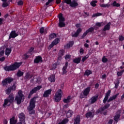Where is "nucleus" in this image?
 <instances>
[{
	"label": "nucleus",
	"mask_w": 124,
	"mask_h": 124,
	"mask_svg": "<svg viewBox=\"0 0 124 124\" xmlns=\"http://www.w3.org/2000/svg\"><path fill=\"white\" fill-rule=\"evenodd\" d=\"M13 101H14V95H13V94H11L7 98L4 100L3 107H4V108H6L7 106H10V104H11Z\"/></svg>",
	"instance_id": "nucleus-1"
},
{
	"label": "nucleus",
	"mask_w": 124,
	"mask_h": 124,
	"mask_svg": "<svg viewBox=\"0 0 124 124\" xmlns=\"http://www.w3.org/2000/svg\"><path fill=\"white\" fill-rule=\"evenodd\" d=\"M36 97H34L33 99H31L30 101V106L28 107V109L29 111V113L31 115L34 114L35 112L33 110V108L35 107V99Z\"/></svg>",
	"instance_id": "nucleus-2"
},
{
	"label": "nucleus",
	"mask_w": 124,
	"mask_h": 124,
	"mask_svg": "<svg viewBox=\"0 0 124 124\" xmlns=\"http://www.w3.org/2000/svg\"><path fill=\"white\" fill-rule=\"evenodd\" d=\"M22 62H16L13 65H12L9 66H6L4 67L5 70L6 71H11L12 70H15L17 68H19L20 66L22 65Z\"/></svg>",
	"instance_id": "nucleus-3"
},
{
	"label": "nucleus",
	"mask_w": 124,
	"mask_h": 124,
	"mask_svg": "<svg viewBox=\"0 0 124 124\" xmlns=\"http://www.w3.org/2000/svg\"><path fill=\"white\" fill-rule=\"evenodd\" d=\"M25 97L23 95V92L21 91H18V95L16 96L15 100L16 101L17 104H21L22 100H24Z\"/></svg>",
	"instance_id": "nucleus-4"
},
{
	"label": "nucleus",
	"mask_w": 124,
	"mask_h": 124,
	"mask_svg": "<svg viewBox=\"0 0 124 124\" xmlns=\"http://www.w3.org/2000/svg\"><path fill=\"white\" fill-rule=\"evenodd\" d=\"M58 17L59 19V27H60V28H63V27H65V23H64L65 19L62 16V14H59Z\"/></svg>",
	"instance_id": "nucleus-5"
},
{
	"label": "nucleus",
	"mask_w": 124,
	"mask_h": 124,
	"mask_svg": "<svg viewBox=\"0 0 124 124\" xmlns=\"http://www.w3.org/2000/svg\"><path fill=\"white\" fill-rule=\"evenodd\" d=\"M62 96V91L61 89L58 90L55 95L54 99L56 102H59L61 99Z\"/></svg>",
	"instance_id": "nucleus-6"
},
{
	"label": "nucleus",
	"mask_w": 124,
	"mask_h": 124,
	"mask_svg": "<svg viewBox=\"0 0 124 124\" xmlns=\"http://www.w3.org/2000/svg\"><path fill=\"white\" fill-rule=\"evenodd\" d=\"M64 2L67 4H69L71 7L78 6V3L75 0H73L72 1H71V0H65Z\"/></svg>",
	"instance_id": "nucleus-7"
},
{
	"label": "nucleus",
	"mask_w": 124,
	"mask_h": 124,
	"mask_svg": "<svg viewBox=\"0 0 124 124\" xmlns=\"http://www.w3.org/2000/svg\"><path fill=\"white\" fill-rule=\"evenodd\" d=\"M18 118H19L20 122L17 123L16 124H26L25 122L26 119V116L23 113H21L18 115Z\"/></svg>",
	"instance_id": "nucleus-8"
},
{
	"label": "nucleus",
	"mask_w": 124,
	"mask_h": 124,
	"mask_svg": "<svg viewBox=\"0 0 124 124\" xmlns=\"http://www.w3.org/2000/svg\"><path fill=\"white\" fill-rule=\"evenodd\" d=\"M42 87H41V86H38L36 87H35L34 89H32L29 94L28 98H31V96L32 95V94H33V93L37 92V91H39V90L42 89Z\"/></svg>",
	"instance_id": "nucleus-9"
},
{
	"label": "nucleus",
	"mask_w": 124,
	"mask_h": 124,
	"mask_svg": "<svg viewBox=\"0 0 124 124\" xmlns=\"http://www.w3.org/2000/svg\"><path fill=\"white\" fill-rule=\"evenodd\" d=\"M110 107L109 104H107L106 106H104L103 108H100L99 109H98L97 111V113H100V114H103L104 115L106 114V112H104L105 109H107V108H109Z\"/></svg>",
	"instance_id": "nucleus-10"
},
{
	"label": "nucleus",
	"mask_w": 124,
	"mask_h": 124,
	"mask_svg": "<svg viewBox=\"0 0 124 124\" xmlns=\"http://www.w3.org/2000/svg\"><path fill=\"white\" fill-rule=\"evenodd\" d=\"M13 81V78H7L2 81L3 86H6L7 84H10Z\"/></svg>",
	"instance_id": "nucleus-11"
},
{
	"label": "nucleus",
	"mask_w": 124,
	"mask_h": 124,
	"mask_svg": "<svg viewBox=\"0 0 124 124\" xmlns=\"http://www.w3.org/2000/svg\"><path fill=\"white\" fill-rule=\"evenodd\" d=\"M122 112L121 110H118L116 113L114 117V120L115 122H116V123H118V121L120 120V117H121V114Z\"/></svg>",
	"instance_id": "nucleus-12"
},
{
	"label": "nucleus",
	"mask_w": 124,
	"mask_h": 124,
	"mask_svg": "<svg viewBox=\"0 0 124 124\" xmlns=\"http://www.w3.org/2000/svg\"><path fill=\"white\" fill-rule=\"evenodd\" d=\"M60 42V39L57 38L55 40H54L51 45H50L49 48H53L55 45H57Z\"/></svg>",
	"instance_id": "nucleus-13"
},
{
	"label": "nucleus",
	"mask_w": 124,
	"mask_h": 124,
	"mask_svg": "<svg viewBox=\"0 0 124 124\" xmlns=\"http://www.w3.org/2000/svg\"><path fill=\"white\" fill-rule=\"evenodd\" d=\"M16 36H18V34L16 33V31H12L10 34L9 39H11V38H15V37H16Z\"/></svg>",
	"instance_id": "nucleus-14"
},
{
	"label": "nucleus",
	"mask_w": 124,
	"mask_h": 124,
	"mask_svg": "<svg viewBox=\"0 0 124 124\" xmlns=\"http://www.w3.org/2000/svg\"><path fill=\"white\" fill-rule=\"evenodd\" d=\"M110 93H111V91L108 90L107 92V93H106V96L103 100L104 103H106V101H107V100H108V98H109Z\"/></svg>",
	"instance_id": "nucleus-15"
},
{
	"label": "nucleus",
	"mask_w": 124,
	"mask_h": 124,
	"mask_svg": "<svg viewBox=\"0 0 124 124\" xmlns=\"http://www.w3.org/2000/svg\"><path fill=\"white\" fill-rule=\"evenodd\" d=\"M82 31V29L81 28H79L77 30V31L75 33H72V37H77L78 35H79V34L80 32Z\"/></svg>",
	"instance_id": "nucleus-16"
},
{
	"label": "nucleus",
	"mask_w": 124,
	"mask_h": 124,
	"mask_svg": "<svg viewBox=\"0 0 124 124\" xmlns=\"http://www.w3.org/2000/svg\"><path fill=\"white\" fill-rule=\"evenodd\" d=\"M91 91V87H87L84 91H83V95L85 96H87L89 93H90V92Z\"/></svg>",
	"instance_id": "nucleus-17"
},
{
	"label": "nucleus",
	"mask_w": 124,
	"mask_h": 124,
	"mask_svg": "<svg viewBox=\"0 0 124 124\" xmlns=\"http://www.w3.org/2000/svg\"><path fill=\"white\" fill-rule=\"evenodd\" d=\"M52 92V90L49 89L46 91L44 94H43V97H48L50 94H51V92Z\"/></svg>",
	"instance_id": "nucleus-18"
},
{
	"label": "nucleus",
	"mask_w": 124,
	"mask_h": 124,
	"mask_svg": "<svg viewBox=\"0 0 124 124\" xmlns=\"http://www.w3.org/2000/svg\"><path fill=\"white\" fill-rule=\"evenodd\" d=\"M97 98H98V96H93L89 100L91 104H93L96 100H97Z\"/></svg>",
	"instance_id": "nucleus-19"
},
{
	"label": "nucleus",
	"mask_w": 124,
	"mask_h": 124,
	"mask_svg": "<svg viewBox=\"0 0 124 124\" xmlns=\"http://www.w3.org/2000/svg\"><path fill=\"white\" fill-rule=\"evenodd\" d=\"M2 1H3V4L2 5V7H6L7 6H8L10 4V1L8 0H1Z\"/></svg>",
	"instance_id": "nucleus-20"
},
{
	"label": "nucleus",
	"mask_w": 124,
	"mask_h": 124,
	"mask_svg": "<svg viewBox=\"0 0 124 124\" xmlns=\"http://www.w3.org/2000/svg\"><path fill=\"white\" fill-rule=\"evenodd\" d=\"M41 62H42V58L40 56L36 57L34 60V62H35V63H38Z\"/></svg>",
	"instance_id": "nucleus-21"
},
{
	"label": "nucleus",
	"mask_w": 124,
	"mask_h": 124,
	"mask_svg": "<svg viewBox=\"0 0 124 124\" xmlns=\"http://www.w3.org/2000/svg\"><path fill=\"white\" fill-rule=\"evenodd\" d=\"M68 65V63L67 62H66L65 64V66H64L62 68V74H66V73L67 72L66 71V69H67Z\"/></svg>",
	"instance_id": "nucleus-22"
},
{
	"label": "nucleus",
	"mask_w": 124,
	"mask_h": 124,
	"mask_svg": "<svg viewBox=\"0 0 124 124\" xmlns=\"http://www.w3.org/2000/svg\"><path fill=\"white\" fill-rule=\"evenodd\" d=\"M111 26V23L109 22L104 26L103 31H109L110 30V26Z\"/></svg>",
	"instance_id": "nucleus-23"
},
{
	"label": "nucleus",
	"mask_w": 124,
	"mask_h": 124,
	"mask_svg": "<svg viewBox=\"0 0 124 124\" xmlns=\"http://www.w3.org/2000/svg\"><path fill=\"white\" fill-rule=\"evenodd\" d=\"M118 95H119V93H117L112 97H110L109 99L108 100V102H110L112 101V100H115L117 97H118Z\"/></svg>",
	"instance_id": "nucleus-24"
},
{
	"label": "nucleus",
	"mask_w": 124,
	"mask_h": 124,
	"mask_svg": "<svg viewBox=\"0 0 124 124\" xmlns=\"http://www.w3.org/2000/svg\"><path fill=\"white\" fill-rule=\"evenodd\" d=\"M94 115V113L93 112H88L86 114V118H93V115Z\"/></svg>",
	"instance_id": "nucleus-25"
},
{
	"label": "nucleus",
	"mask_w": 124,
	"mask_h": 124,
	"mask_svg": "<svg viewBox=\"0 0 124 124\" xmlns=\"http://www.w3.org/2000/svg\"><path fill=\"white\" fill-rule=\"evenodd\" d=\"M74 124H80V116L78 115L75 119V123Z\"/></svg>",
	"instance_id": "nucleus-26"
},
{
	"label": "nucleus",
	"mask_w": 124,
	"mask_h": 124,
	"mask_svg": "<svg viewBox=\"0 0 124 124\" xmlns=\"http://www.w3.org/2000/svg\"><path fill=\"white\" fill-rule=\"evenodd\" d=\"M48 80L50 82H55L56 81V78H55L54 75H51L48 78Z\"/></svg>",
	"instance_id": "nucleus-27"
},
{
	"label": "nucleus",
	"mask_w": 124,
	"mask_h": 124,
	"mask_svg": "<svg viewBox=\"0 0 124 124\" xmlns=\"http://www.w3.org/2000/svg\"><path fill=\"white\" fill-rule=\"evenodd\" d=\"M11 51L12 49L11 47L7 48L5 50V55H6V56H9L10 53H11Z\"/></svg>",
	"instance_id": "nucleus-28"
},
{
	"label": "nucleus",
	"mask_w": 124,
	"mask_h": 124,
	"mask_svg": "<svg viewBox=\"0 0 124 124\" xmlns=\"http://www.w3.org/2000/svg\"><path fill=\"white\" fill-rule=\"evenodd\" d=\"M16 123H17V121L15 120V117H13L10 120V124H16Z\"/></svg>",
	"instance_id": "nucleus-29"
},
{
	"label": "nucleus",
	"mask_w": 124,
	"mask_h": 124,
	"mask_svg": "<svg viewBox=\"0 0 124 124\" xmlns=\"http://www.w3.org/2000/svg\"><path fill=\"white\" fill-rule=\"evenodd\" d=\"M73 114V112L72 111V110H69L68 111V112L66 113V116L67 118H70V117H71V116H72Z\"/></svg>",
	"instance_id": "nucleus-30"
},
{
	"label": "nucleus",
	"mask_w": 124,
	"mask_h": 124,
	"mask_svg": "<svg viewBox=\"0 0 124 124\" xmlns=\"http://www.w3.org/2000/svg\"><path fill=\"white\" fill-rule=\"evenodd\" d=\"M64 50H60L59 51V53L58 54V56H59V59H60V58H61V57H62V56L64 55Z\"/></svg>",
	"instance_id": "nucleus-31"
},
{
	"label": "nucleus",
	"mask_w": 124,
	"mask_h": 124,
	"mask_svg": "<svg viewBox=\"0 0 124 124\" xmlns=\"http://www.w3.org/2000/svg\"><path fill=\"white\" fill-rule=\"evenodd\" d=\"M71 98V97L70 96H68L66 99H63V102H64V103H68L70 102Z\"/></svg>",
	"instance_id": "nucleus-32"
},
{
	"label": "nucleus",
	"mask_w": 124,
	"mask_h": 124,
	"mask_svg": "<svg viewBox=\"0 0 124 124\" xmlns=\"http://www.w3.org/2000/svg\"><path fill=\"white\" fill-rule=\"evenodd\" d=\"M73 62L75 63H79L80 62H81V58H75L74 59Z\"/></svg>",
	"instance_id": "nucleus-33"
},
{
	"label": "nucleus",
	"mask_w": 124,
	"mask_h": 124,
	"mask_svg": "<svg viewBox=\"0 0 124 124\" xmlns=\"http://www.w3.org/2000/svg\"><path fill=\"white\" fill-rule=\"evenodd\" d=\"M73 44H74V42L71 41L68 44H67V45L66 46V47L67 48H70V47H72V46H73Z\"/></svg>",
	"instance_id": "nucleus-34"
},
{
	"label": "nucleus",
	"mask_w": 124,
	"mask_h": 124,
	"mask_svg": "<svg viewBox=\"0 0 124 124\" xmlns=\"http://www.w3.org/2000/svg\"><path fill=\"white\" fill-rule=\"evenodd\" d=\"M113 6H115L116 7H120L121 4L120 3H117V1H114L111 4Z\"/></svg>",
	"instance_id": "nucleus-35"
},
{
	"label": "nucleus",
	"mask_w": 124,
	"mask_h": 124,
	"mask_svg": "<svg viewBox=\"0 0 124 124\" xmlns=\"http://www.w3.org/2000/svg\"><path fill=\"white\" fill-rule=\"evenodd\" d=\"M68 123V119H65L63 120L61 122L59 123L58 124H66Z\"/></svg>",
	"instance_id": "nucleus-36"
},
{
	"label": "nucleus",
	"mask_w": 124,
	"mask_h": 124,
	"mask_svg": "<svg viewBox=\"0 0 124 124\" xmlns=\"http://www.w3.org/2000/svg\"><path fill=\"white\" fill-rule=\"evenodd\" d=\"M16 75L18 76V77H21V76H23V75H24V72L21 71H18L16 74Z\"/></svg>",
	"instance_id": "nucleus-37"
},
{
	"label": "nucleus",
	"mask_w": 124,
	"mask_h": 124,
	"mask_svg": "<svg viewBox=\"0 0 124 124\" xmlns=\"http://www.w3.org/2000/svg\"><path fill=\"white\" fill-rule=\"evenodd\" d=\"M90 74H92V71L89 70H87L84 73V75H86V76H89Z\"/></svg>",
	"instance_id": "nucleus-38"
},
{
	"label": "nucleus",
	"mask_w": 124,
	"mask_h": 124,
	"mask_svg": "<svg viewBox=\"0 0 124 124\" xmlns=\"http://www.w3.org/2000/svg\"><path fill=\"white\" fill-rule=\"evenodd\" d=\"M95 25L97 27H102V26H104V23L103 22H97Z\"/></svg>",
	"instance_id": "nucleus-39"
},
{
	"label": "nucleus",
	"mask_w": 124,
	"mask_h": 124,
	"mask_svg": "<svg viewBox=\"0 0 124 124\" xmlns=\"http://www.w3.org/2000/svg\"><path fill=\"white\" fill-rule=\"evenodd\" d=\"M11 88H10V87L8 88V89L5 90L6 94H10L11 93Z\"/></svg>",
	"instance_id": "nucleus-40"
},
{
	"label": "nucleus",
	"mask_w": 124,
	"mask_h": 124,
	"mask_svg": "<svg viewBox=\"0 0 124 124\" xmlns=\"http://www.w3.org/2000/svg\"><path fill=\"white\" fill-rule=\"evenodd\" d=\"M97 3V1L95 0V1H93L92 2H91V5H92V6L94 7V6H96V4Z\"/></svg>",
	"instance_id": "nucleus-41"
},
{
	"label": "nucleus",
	"mask_w": 124,
	"mask_h": 124,
	"mask_svg": "<svg viewBox=\"0 0 124 124\" xmlns=\"http://www.w3.org/2000/svg\"><path fill=\"white\" fill-rule=\"evenodd\" d=\"M100 6H101V7H109L110 5L108 4H102L100 5Z\"/></svg>",
	"instance_id": "nucleus-42"
},
{
	"label": "nucleus",
	"mask_w": 124,
	"mask_h": 124,
	"mask_svg": "<svg viewBox=\"0 0 124 124\" xmlns=\"http://www.w3.org/2000/svg\"><path fill=\"white\" fill-rule=\"evenodd\" d=\"M12 91H16V84H14L12 87H10Z\"/></svg>",
	"instance_id": "nucleus-43"
},
{
	"label": "nucleus",
	"mask_w": 124,
	"mask_h": 124,
	"mask_svg": "<svg viewBox=\"0 0 124 124\" xmlns=\"http://www.w3.org/2000/svg\"><path fill=\"white\" fill-rule=\"evenodd\" d=\"M88 59H89V56L88 55H86L85 56H84L82 58V61L84 62H85V61H86L87 60H88Z\"/></svg>",
	"instance_id": "nucleus-44"
},
{
	"label": "nucleus",
	"mask_w": 124,
	"mask_h": 124,
	"mask_svg": "<svg viewBox=\"0 0 124 124\" xmlns=\"http://www.w3.org/2000/svg\"><path fill=\"white\" fill-rule=\"evenodd\" d=\"M102 61L103 62H107L108 61V59H107V58H106V57H105V56H104L102 58Z\"/></svg>",
	"instance_id": "nucleus-45"
},
{
	"label": "nucleus",
	"mask_w": 124,
	"mask_h": 124,
	"mask_svg": "<svg viewBox=\"0 0 124 124\" xmlns=\"http://www.w3.org/2000/svg\"><path fill=\"white\" fill-rule=\"evenodd\" d=\"M55 37H56V34L55 33L51 34L49 36L50 39H53V38H55Z\"/></svg>",
	"instance_id": "nucleus-46"
},
{
	"label": "nucleus",
	"mask_w": 124,
	"mask_h": 124,
	"mask_svg": "<svg viewBox=\"0 0 124 124\" xmlns=\"http://www.w3.org/2000/svg\"><path fill=\"white\" fill-rule=\"evenodd\" d=\"M94 31V28L92 27L89 28L88 30H87V31H88V32H92V31Z\"/></svg>",
	"instance_id": "nucleus-47"
},
{
	"label": "nucleus",
	"mask_w": 124,
	"mask_h": 124,
	"mask_svg": "<svg viewBox=\"0 0 124 124\" xmlns=\"http://www.w3.org/2000/svg\"><path fill=\"white\" fill-rule=\"evenodd\" d=\"M53 1H54V0H48V1L46 3V5H49V4H51Z\"/></svg>",
	"instance_id": "nucleus-48"
},
{
	"label": "nucleus",
	"mask_w": 124,
	"mask_h": 124,
	"mask_svg": "<svg viewBox=\"0 0 124 124\" xmlns=\"http://www.w3.org/2000/svg\"><path fill=\"white\" fill-rule=\"evenodd\" d=\"M98 16H101V14L100 13L94 14L92 16V17H97Z\"/></svg>",
	"instance_id": "nucleus-49"
},
{
	"label": "nucleus",
	"mask_w": 124,
	"mask_h": 124,
	"mask_svg": "<svg viewBox=\"0 0 124 124\" xmlns=\"http://www.w3.org/2000/svg\"><path fill=\"white\" fill-rule=\"evenodd\" d=\"M45 30H44V28L42 27L40 29V33H43V32H45Z\"/></svg>",
	"instance_id": "nucleus-50"
},
{
	"label": "nucleus",
	"mask_w": 124,
	"mask_h": 124,
	"mask_svg": "<svg viewBox=\"0 0 124 124\" xmlns=\"http://www.w3.org/2000/svg\"><path fill=\"white\" fill-rule=\"evenodd\" d=\"M123 73H124V71L123 70L120 72H118L117 75L118 76H122V75H123Z\"/></svg>",
	"instance_id": "nucleus-51"
},
{
	"label": "nucleus",
	"mask_w": 124,
	"mask_h": 124,
	"mask_svg": "<svg viewBox=\"0 0 124 124\" xmlns=\"http://www.w3.org/2000/svg\"><path fill=\"white\" fill-rule=\"evenodd\" d=\"M88 33H89V32L87 31H86L82 35V38H84L87 35V34H88Z\"/></svg>",
	"instance_id": "nucleus-52"
},
{
	"label": "nucleus",
	"mask_w": 124,
	"mask_h": 124,
	"mask_svg": "<svg viewBox=\"0 0 124 124\" xmlns=\"http://www.w3.org/2000/svg\"><path fill=\"white\" fill-rule=\"evenodd\" d=\"M70 55H67L65 56V60H69L70 59Z\"/></svg>",
	"instance_id": "nucleus-53"
},
{
	"label": "nucleus",
	"mask_w": 124,
	"mask_h": 124,
	"mask_svg": "<svg viewBox=\"0 0 124 124\" xmlns=\"http://www.w3.org/2000/svg\"><path fill=\"white\" fill-rule=\"evenodd\" d=\"M119 40L120 41H123V40H124V37L123 36H119Z\"/></svg>",
	"instance_id": "nucleus-54"
},
{
	"label": "nucleus",
	"mask_w": 124,
	"mask_h": 124,
	"mask_svg": "<svg viewBox=\"0 0 124 124\" xmlns=\"http://www.w3.org/2000/svg\"><path fill=\"white\" fill-rule=\"evenodd\" d=\"M56 68H57V64H53L52 65V69H56Z\"/></svg>",
	"instance_id": "nucleus-55"
},
{
	"label": "nucleus",
	"mask_w": 124,
	"mask_h": 124,
	"mask_svg": "<svg viewBox=\"0 0 124 124\" xmlns=\"http://www.w3.org/2000/svg\"><path fill=\"white\" fill-rule=\"evenodd\" d=\"M18 5H23V1H22V0H20V1H19L18 2Z\"/></svg>",
	"instance_id": "nucleus-56"
},
{
	"label": "nucleus",
	"mask_w": 124,
	"mask_h": 124,
	"mask_svg": "<svg viewBox=\"0 0 124 124\" xmlns=\"http://www.w3.org/2000/svg\"><path fill=\"white\" fill-rule=\"evenodd\" d=\"M4 55V50H2L0 52V56H3Z\"/></svg>",
	"instance_id": "nucleus-57"
},
{
	"label": "nucleus",
	"mask_w": 124,
	"mask_h": 124,
	"mask_svg": "<svg viewBox=\"0 0 124 124\" xmlns=\"http://www.w3.org/2000/svg\"><path fill=\"white\" fill-rule=\"evenodd\" d=\"M80 54H84V49L82 48H80Z\"/></svg>",
	"instance_id": "nucleus-58"
},
{
	"label": "nucleus",
	"mask_w": 124,
	"mask_h": 124,
	"mask_svg": "<svg viewBox=\"0 0 124 124\" xmlns=\"http://www.w3.org/2000/svg\"><path fill=\"white\" fill-rule=\"evenodd\" d=\"M34 50V48L33 47H31L30 50H29V53H31V52Z\"/></svg>",
	"instance_id": "nucleus-59"
},
{
	"label": "nucleus",
	"mask_w": 124,
	"mask_h": 124,
	"mask_svg": "<svg viewBox=\"0 0 124 124\" xmlns=\"http://www.w3.org/2000/svg\"><path fill=\"white\" fill-rule=\"evenodd\" d=\"M5 60V58L4 57H2L1 58H0V62H3Z\"/></svg>",
	"instance_id": "nucleus-60"
},
{
	"label": "nucleus",
	"mask_w": 124,
	"mask_h": 124,
	"mask_svg": "<svg viewBox=\"0 0 124 124\" xmlns=\"http://www.w3.org/2000/svg\"><path fill=\"white\" fill-rule=\"evenodd\" d=\"M26 77L27 78H31V77L30 76V74H27L26 75Z\"/></svg>",
	"instance_id": "nucleus-61"
},
{
	"label": "nucleus",
	"mask_w": 124,
	"mask_h": 124,
	"mask_svg": "<svg viewBox=\"0 0 124 124\" xmlns=\"http://www.w3.org/2000/svg\"><path fill=\"white\" fill-rule=\"evenodd\" d=\"M84 47H85L86 48H89V44H84Z\"/></svg>",
	"instance_id": "nucleus-62"
},
{
	"label": "nucleus",
	"mask_w": 124,
	"mask_h": 124,
	"mask_svg": "<svg viewBox=\"0 0 124 124\" xmlns=\"http://www.w3.org/2000/svg\"><path fill=\"white\" fill-rule=\"evenodd\" d=\"M56 3L59 4V3H61V0H56Z\"/></svg>",
	"instance_id": "nucleus-63"
},
{
	"label": "nucleus",
	"mask_w": 124,
	"mask_h": 124,
	"mask_svg": "<svg viewBox=\"0 0 124 124\" xmlns=\"http://www.w3.org/2000/svg\"><path fill=\"white\" fill-rule=\"evenodd\" d=\"M112 123H113V120H110L108 121V124H112Z\"/></svg>",
	"instance_id": "nucleus-64"
}]
</instances>
